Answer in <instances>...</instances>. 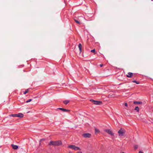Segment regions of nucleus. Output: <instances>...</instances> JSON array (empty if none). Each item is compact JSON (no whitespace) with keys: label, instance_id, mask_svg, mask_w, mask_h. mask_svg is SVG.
I'll return each instance as SVG.
<instances>
[{"label":"nucleus","instance_id":"obj_1","mask_svg":"<svg viewBox=\"0 0 153 153\" xmlns=\"http://www.w3.org/2000/svg\"><path fill=\"white\" fill-rule=\"evenodd\" d=\"M62 144V142L61 141L58 140L56 141H51L50 142L49 145H50L59 146Z\"/></svg>","mask_w":153,"mask_h":153},{"label":"nucleus","instance_id":"obj_2","mask_svg":"<svg viewBox=\"0 0 153 153\" xmlns=\"http://www.w3.org/2000/svg\"><path fill=\"white\" fill-rule=\"evenodd\" d=\"M90 101L91 102L94 104L97 105H100L102 103V102L100 101H96L91 99L90 100Z\"/></svg>","mask_w":153,"mask_h":153},{"label":"nucleus","instance_id":"obj_3","mask_svg":"<svg viewBox=\"0 0 153 153\" xmlns=\"http://www.w3.org/2000/svg\"><path fill=\"white\" fill-rule=\"evenodd\" d=\"M125 132V130L121 128L118 131V133L119 136H123V135Z\"/></svg>","mask_w":153,"mask_h":153},{"label":"nucleus","instance_id":"obj_4","mask_svg":"<svg viewBox=\"0 0 153 153\" xmlns=\"http://www.w3.org/2000/svg\"><path fill=\"white\" fill-rule=\"evenodd\" d=\"M68 147L75 150H81V149L79 148L76 147L74 145H70L68 146Z\"/></svg>","mask_w":153,"mask_h":153},{"label":"nucleus","instance_id":"obj_5","mask_svg":"<svg viewBox=\"0 0 153 153\" xmlns=\"http://www.w3.org/2000/svg\"><path fill=\"white\" fill-rule=\"evenodd\" d=\"M104 131L107 132L109 134L111 135H114V133H113L109 129H105Z\"/></svg>","mask_w":153,"mask_h":153},{"label":"nucleus","instance_id":"obj_6","mask_svg":"<svg viewBox=\"0 0 153 153\" xmlns=\"http://www.w3.org/2000/svg\"><path fill=\"white\" fill-rule=\"evenodd\" d=\"M83 136L85 138L90 137L91 136V134L89 133H85L83 134Z\"/></svg>","mask_w":153,"mask_h":153},{"label":"nucleus","instance_id":"obj_7","mask_svg":"<svg viewBox=\"0 0 153 153\" xmlns=\"http://www.w3.org/2000/svg\"><path fill=\"white\" fill-rule=\"evenodd\" d=\"M126 76L127 77L129 78H131L133 75V74L131 72H128V74H126Z\"/></svg>","mask_w":153,"mask_h":153},{"label":"nucleus","instance_id":"obj_8","mask_svg":"<svg viewBox=\"0 0 153 153\" xmlns=\"http://www.w3.org/2000/svg\"><path fill=\"white\" fill-rule=\"evenodd\" d=\"M11 146L13 149H16L18 148V146L17 145H14V144H11Z\"/></svg>","mask_w":153,"mask_h":153},{"label":"nucleus","instance_id":"obj_9","mask_svg":"<svg viewBox=\"0 0 153 153\" xmlns=\"http://www.w3.org/2000/svg\"><path fill=\"white\" fill-rule=\"evenodd\" d=\"M24 115L22 113H19L18 114H17V117H19L20 118H22L23 117Z\"/></svg>","mask_w":153,"mask_h":153},{"label":"nucleus","instance_id":"obj_10","mask_svg":"<svg viewBox=\"0 0 153 153\" xmlns=\"http://www.w3.org/2000/svg\"><path fill=\"white\" fill-rule=\"evenodd\" d=\"M134 104H141L142 103V102L139 101H134Z\"/></svg>","mask_w":153,"mask_h":153},{"label":"nucleus","instance_id":"obj_11","mask_svg":"<svg viewBox=\"0 0 153 153\" xmlns=\"http://www.w3.org/2000/svg\"><path fill=\"white\" fill-rule=\"evenodd\" d=\"M78 47H79V50L80 51V53H81V51H82V45L80 43H79V44Z\"/></svg>","mask_w":153,"mask_h":153},{"label":"nucleus","instance_id":"obj_12","mask_svg":"<svg viewBox=\"0 0 153 153\" xmlns=\"http://www.w3.org/2000/svg\"><path fill=\"white\" fill-rule=\"evenodd\" d=\"M58 109L64 111H69V110H68L62 108H58Z\"/></svg>","mask_w":153,"mask_h":153},{"label":"nucleus","instance_id":"obj_13","mask_svg":"<svg viewBox=\"0 0 153 153\" xmlns=\"http://www.w3.org/2000/svg\"><path fill=\"white\" fill-rule=\"evenodd\" d=\"M69 102H70L69 100H65L63 102V103L65 105H67Z\"/></svg>","mask_w":153,"mask_h":153},{"label":"nucleus","instance_id":"obj_14","mask_svg":"<svg viewBox=\"0 0 153 153\" xmlns=\"http://www.w3.org/2000/svg\"><path fill=\"white\" fill-rule=\"evenodd\" d=\"M95 133L96 134L98 133L100 131L97 128H95Z\"/></svg>","mask_w":153,"mask_h":153},{"label":"nucleus","instance_id":"obj_15","mask_svg":"<svg viewBox=\"0 0 153 153\" xmlns=\"http://www.w3.org/2000/svg\"><path fill=\"white\" fill-rule=\"evenodd\" d=\"M10 116H12L13 117H17V114H12L10 115Z\"/></svg>","mask_w":153,"mask_h":153},{"label":"nucleus","instance_id":"obj_16","mask_svg":"<svg viewBox=\"0 0 153 153\" xmlns=\"http://www.w3.org/2000/svg\"><path fill=\"white\" fill-rule=\"evenodd\" d=\"M74 20L75 22L77 24H80V22H79V21H78V20H76L75 19H74Z\"/></svg>","mask_w":153,"mask_h":153},{"label":"nucleus","instance_id":"obj_17","mask_svg":"<svg viewBox=\"0 0 153 153\" xmlns=\"http://www.w3.org/2000/svg\"><path fill=\"white\" fill-rule=\"evenodd\" d=\"M135 110L137 111V112H138L139 111V108L138 107H135Z\"/></svg>","mask_w":153,"mask_h":153},{"label":"nucleus","instance_id":"obj_18","mask_svg":"<svg viewBox=\"0 0 153 153\" xmlns=\"http://www.w3.org/2000/svg\"><path fill=\"white\" fill-rule=\"evenodd\" d=\"M28 92V89L26 90L24 92V94H26Z\"/></svg>","mask_w":153,"mask_h":153},{"label":"nucleus","instance_id":"obj_19","mask_svg":"<svg viewBox=\"0 0 153 153\" xmlns=\"http://www.w3.org/2000/svg\"><path fill=\"white\" fill-rule=\"evenodd\" d=\"M132 82H134V83H135L137 84H139V82H137L136 81V80H133L132 81Z\"/></svg>","mask_w":153,"mask_h":153},{"label":"nucleus","instance_id":"obj_20","mask_svg":"<svg viewBox=\"0 0 153 153\" xmlns=\"http://www.w3.org/2000/svg\"><path fill=\"white\" fill-rule=\"evenodd\" d=\"M32 99H29V100H27L26 102H27V103H28V102H31V101H32Z\"/></svg>","mask_w":153,"mask_h":153},{"label":"nucleus","instance_id":"obj_21","mask_svg":"<svg viewBox=\"0 0 153 153\" xmlns=\"http://www.w3.org/2000/svg\"><path fill=\"white\" fill-rule=\"evenodd\" d=\"M91 52H93V53H94L95 52V49H93V50H92L91 51Z\"/></svg>","mask_w":153,"mask_h":153},{"label":"nucleus","instance_id":"obj_22","mask_svg":"<svg viewBox=\"0 0 153 153\" xmlns=\"http://www.w3.org/2000/svg\"><path fill=\"white\" fill-rule=\"evenodd\" d=\"M100 67H102L103 66H105V65L103 64H100Z\"/></svg>","mask_w":153,"mask_h":153},{"label":"nucleus","instance_id":"obj_23","mask_svg":"<svg viewBox=\"0 0 153 153\" xmlns=\"http://www.w3.org/2000/svg\"><path fill=\"white\" fill-rule=\"evenodd\" d=\"M138 148V146H137V145H136V146H134V149H137Z\"/></svg>","mask_w":153,"mask_h":153},{"label":"nucleus","instance_id":"obj_24","mask_svg":"<svg viewBox=\"0 0 153 153\" xmlns=\"http://www.w3.org/2000/svg\"><path fill=\"white\" fill-rule=\"evenodd\" d=\"M125 105L126 106H127V105H127V103H125Z\"/></svg>","mask_w":153,"mask_h":153},{"label":"nucleus","instance_id":"obj_25","mask_svg":"<svg viewBox=\"0 0 153 153\" xmlns=\"http://www.w3.org/2000/svg\"><path fill=\"white\" fill-rule=\"evenodd\" d=\"M139 153H143V152L141 151H140L139 152Z\"/></svg>","mask_w":153,"mask_h":153},{"label":"nucleus","instance_id":"obj_26","mask_svg":"<svg viewBox=\"0 0 153 153\" xmlns=\"http://www.w3.org/2000/svg\"><path fill=\"white\" fill-rule=\"evenodd\" d=\"M77 153H82V152H77Z\"/></svg>","mask_w":153,"mask_h":153},{"label":"nucleus","instance_id":"obj_27","mask_svg":"<svg viewBox=\"0 0 153 153\" xmlns=\"http://www.w3.org/2000/svg\"><path fill=\"white\" fill-rule=\"evenodd\" d=\"M42 140H43V139H41V140L40 141H42Z\"/></svg>","mask_w":153,"mask_h":153},{"label":"nucleus","instance_id":"obj_28","mask_svg":"<svg viewBox=\"0 0 153 153\" xmlns=\"http://www.w3.org/2000/svg\"><path fill=\"white\" fill-rule=\"evenodd\" d=\"M152 1V0H151Z\"/></svg>","mask_w":153,"mask_h":153}]
</instances>
